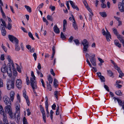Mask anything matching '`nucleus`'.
Listing matches in <instances>:
<instances>
[{"instance_id": "obj_1", "label": "nucleus", "mask_w": 124, "mask_h": 124, "mask_svg": "<svg viewBox=\"0 0 124 124\" xmlns=\"http://www.w3.org/2000/svg\"><path fill=\"white\" fill-rule=\"evenodd\" d=\"M5 110L6 113L8 114L11 118L13 119L16 117V114H13L11 105L6 106L5 107Z\"/></svg>"}, {"instance_id": "obj_2", "label": "nucleus", "mask_w": 124, "mask_h": 124, "mask_svg": "<svg viewBox=\"0 0 124 124\" xmlns=\"http://www.w3.org/2000/svg\"><path fill=\"white\" fill-rule=\"evenodd\" d=\"M8 37L9 40L12 42H13L14 41L15 42V50L16 51H19L20 48L18 44L19 41L18 39L16 38L12 35H8Z\"/></svg>"}, {"instance_id": "obj_3", "label": "nucleus", "mask_w": 124, "mask_h": 124, "mask_svg": "<svg viewBox=\"0 0 124 124\" xmlns=\"http://www.w3.org/2000/svg\"><path fill=\"white\" fill-rule=\"evenodd\" d=\"M82 44L84 46L83 51L84 53H86L88 51V48L89 46V42L86 39H84L81 42Z\"/></svg>"}, {"instance_id": "obj_4", "label": "nucleus", "mask_w": 124, "mask_h": 124, "mask_svg": "<svg viewBox=\"0 0 124 124\" xmlns=\"http://www.w3.org/2000/svg\"><path fill=\"white\" fill-rule=\"evenodd\" d=\"M7 58L9 61L7 65L9 69H14L15 68L14 64L13 61L11 59V57L9 55L7 56Z\"/></svg>"}, {"instance_id": "obj_5", "label": "nucleus", "mask_w": 124, "mask_h": 124, "mask_svg": "<svg viewBox=\"0 0 124 124\" xmlns=\"http://www.w3.org/2000/svg\"><path fill=\"white\" fill-rule=\"evenodd\" d=\"M106 31L107 32H106L104 29H103L102 30V33L104 35H106L107 41L108 42H109L110 41L109 38L111 39V36L110 34V33L107 30Z\"/></svg>"}, {"instance_id": "obj_6", "label": "nucleus", "mask_w": 124, "mask_h": 124, "mask_svg": "<svg viewBox=\"0 0 124 124\" xmlns=\"http://www.w3.org/2000/svg\"><path fill=\"white\" fill-rule=\"evenodd\" d=\"M14 82L13 81H8L7 83V89L10 90L11 89L14 88Z\"/></svg>"}, {"instance_id": "obj_7", "label": "nucleus", "mask_w": 124, "mask_h": 124, "mask_svg": "<svg viewBox=\"0 0 124 124\" xmlns=\"http://www.w3.org/2000/svg\"><path fill=\"white\" fill-rule=\"evenodd\" d=\"M31 86L33 89H36L37 88L36 81L35 79H30Z\"/></svg>"}, {"instance_id": "obj_8", "label": "nucleus", "mask_w": 124, "mask_h": 124, "mask_svg": "<svg viewBox=\"0 0 124 124\" xmlns=\"http://www.w3.org/2000/svg\"><path fill=\"white\" fill-rule=\"evenodd\" d=\"M4 101L7 106L11 105V102L9 98L7 96H5L3 97Z\"/></svg>"}, {"instance_id": "obj_9", "label": "nucleus", "mask_w": 124, "mask_h": 124, "mask_svg": "<svg viewBox=\"0 0 124 124\" xmlns=\"http://www.w3.org/2000/svg\"><path fill=\"white\" fill-rule=\"evenodd\" d=\"M39 108L40 109V110L42 114L43 120L44 121V122L45 123L46 122V114L44 108L41 105H39Z\"/></svg>"}, {"instance_id": "obj_10", "label": "nucleus", "mask_w": 124, "mask_h": 124, "mask_svg": "<svg viewBox=\"0 0 124 124\" xmlns=\"http://www.w3.org/2000/svg\"><path fill=\"white\" fill-rule=\"evenodd\" d=\"M95 55L94 54L92 55L91 56H90V62L92 64L93 66L96 65L95 59Z\"/></svg>"}, {"instance_id": "obj_11", "label": "nucleus", "mask_w": 124, "mask_h": 124, "mask_svg": "<svg viewBox=\"0 0 124 124\" xmlns=\"http://www.w3.org/2000/svg\"><path fill=\"white\" fill-rule=\"evenodd\" d=\"M23 96L26 100L27 103L28 105L29 106L30 105L29 101V100L28 97L26 95V92L25 89H24L23 91Z\"/></svg>"}, {"instance_id": "obj_12", "label": "nucleus", "mask_w": 124, "mask_h": 124, "mask_svg": "<svg viewBox=\"0 0 124 124\" xmlns=\"http://www.w3.org/2000/svg\"><path fill=\"white\" fill-rule=\"evenodd\" d=\"M113 98L114 99L115 101L116 100L117 101L119 105L120 106H122V108L123 109L124 113V102H123V103L121 101V100L119 99L118 98L114 97Z\"/></svg>"}, {"instance_id": "obj_13", "label": "nucleus", "mask_w": 124, "mask_h": 124, "mask_svg": "<svg viewBox=\"0 0 124 124\" xmlns=\"http://www.w3.org/2000/svg\"><path fill=\"white\" fill-rule=\"evenodd\" d=\"M72 17L73 21L72 22L73 23V26L74 29L76 30H78V26L76 23L75 18L72 15H71Z\"/></svg>"}, {"instance_id": "obj_14", "label": "nucleus", "mask_w": 124, "mask_h": 124, "mask_svg": "<svg viewBox=\"0 0 124 124\" xmlns=\"http://www.w3.org/2000/svg\"><path fill=\"white\" fill-rule=\"evenodd\" d=\"M3 124H8V121L6 114L2 115Z\"/></svg>"}, {"instance_id": "obj_15", "label": "nucleus", "mask_w": 124, "mask_h": 124, "mask_svg": "<svg viewBox=\"0 0 124 124\" xmlns=\"http://www.w3.org/2000/svg\"><path fill=\"white\" fill-rule=\"evenodd\" d=\"M22 82L21 80L17 79L16 81V85L19 88H21L22 87Z\"/></svg>"}, {"instance_id": "obj_16", "label": "nucleus", "mask_w": 124, "mask_h": 124, "mask_svg": "<svg viewBox=\"0 0 124 124\" xmlns=\"http://www.w3.org/2000/svg\"><path fill=\"white\" fill-rule=\"evenodd\" d=\"M83 3L86 8L90 13H92V15H93V13L92 12L91 10L90 9V8L89 7V6H88L86 0H83Z\"/></svg>"}, {"instance_id": "obj_17", "label": "nucleus", "mask_w": 124, "mask_h": 124, "mask_svg": "<svg viewBox=\"0 0 124 124\" xmlns=\"http://www.w3.org/2000/svg\"><path fill=\"white\" fill-rule=\"evenodd\" d=\"M117 37V38L121 42L123 43V46H124V40L123 39L124 37L120 34Z\"/></svg>"}, {"instance_id": "obj_18", "label": "nucleus", "mask_w": 124, "mask_h": 124, "mask_svg": "<svg viewBox=\"0 0 124 124\" xmlns=\"http://www.w3.org/2000/svg\"><path fill=\"white\" fill-rule=\"evenodd\" d=\"M70 2L73 8L76 9L77 11L79 10L78 8L76 5H75V3L73 1L70 0Z\"/></svg>"}, {"instance_id": "obj_19", "label": "nucleus", "mask_w": 124, "mask_h": 124, "mask_svg": "<svg viewBox=\"0 0 124 124\" xmlns=\"http://www.w3.org/2000/svg\"><path fill=\"white\" fill-rule=\"evenodd\" d=\"M7 68H6V65L5 64L2 65L1 69V72L5 73L7 72Z\"/></svg>"}, {"instance_id": "obj_20", "label": "nucleus", "mask_w": 124, "mask_h": 124, "mask_svg": "<svg viewBox=\"0 0 124 124\" xmlns=\"http://www.w3.org/2000/svg\"><path fill=\"white\" fill-rule=\"evenodd\" d=\"M124 7L122 5V3L121 2H120L119 3L118 5V8L119 9V10L121 12H123Z\"/></svg>"}, {"instance_id": "obj_21", "label": "nucleus", "mask_w": 124, "mask_h": 124, "mask_svg": "<svg viewBox=\"0 0 124 124\" xmlns=\"http://www.w3.org/2000/svg\"><path fill=\"white\" fill-rule=\"evenodd\" d=\"M15 94V93L13 91H11L10 93V98L11 101H13L14 95Z\"/></svg>"}, {"instance_id": "obj_22", "label": "nucleus", "mask_w": 124, "mask_h": 124, "mask_svg": "<svg viewBox=\"0 0 124 124\" xmlns=\"http://www.w3.org/2000/svg\"><path fill=\"white\" fill-rule=\"evenodd\" d=\"M0 27L2 35L3 36H5L6 35V31L5 28L3 27H1V26H0Z\"/></svg>"}, {"instance_id": "obj_23", "label": "nucleus", "mask_w": 124, "mask_h": 124, "mask_svg": "<svg viewBox=\"0 0 124 124\" xmlns=\"http://www.w3.org/2000/svg\"><path fill=\"white\" fill-rule=\"evenodd\" d=\"M54 31L56 33L58 34L60 32L59 30L56 25L54 27Z\"/></svg>"}, {"instance_id": "obj_24", "label": "nucleus", "mask_w": 124, "mask_h": 124, "mask_svg": "<svg viewBox=\"0 0 124 124\" xmlns=\"http://www.w3.org/2000/svg\"><path fill=\"white\" fill-rule=\"evenodd\" d=\"M0 113L2 115L6 114L4 112V110L2 106L0 105Z\"/></svg>"}, {"instance_id": "obj_25", "label": "nucleus", "mask_w": 124, "mask_h": 124, "mask_svg": "<svg viewBox=\"0 0 124 124\" xmlns=\"http://www.w3.org/2000/svg\"><path fill=\"white\" fill-rule=\"evenodd\" d=\"M113 31L114 34L116 35L117 36H118L119 34L118 32H117V29L115 28H113L112 29Z\"/></svg>"}, {"instance_id": "obj_26", "label": "nucleus", "mask_w": 124, "mask_h": 124, "mask_svg": "<svg viewBox=\"0 0 124 124\" xmlns=\"http://www.w3.org/2000/svg\"><path fill=\"white\" fill-rule=\"evenodd\" d=\"M115 44L117 46L120 48L121 47V44L119 43V41L117 40H116L115 41Z\"/></svg>"}, {"instance_id": "obj_27", "label": "nucleus", "mask_w": 124, "mask_h": 124, "mask_svg": "<svg viewBox=\"0 0 124 124\" xmlns=\"http://www.w3.org/2000/svg\"><path fill=\"white\" fill-rule=\"evenodd\" d=\"M7 72L8 76L10 77L12 75V72L11 69H9L8 70V69Z\"/></svg>"}, {"instance_id": "obj_28", "label": "nucleus", "mask_w": 124, "mask_h": 124, "mask_svg": "<svg viewBox=\"0 0 124 124\" xmlns=\"http://www.w3.org/2000/svg\"><path fill=\"white\" fill-rule=\"evenodd\" d=\"M24 7L29 13H31V8L30 7L26 5H25L24 6Z\"/></svg>"}, {"instance_id": "obj_29", "label": "nucleus", "mask_w": 124, "mask_h": 124, "mask_svg": "<svg viewBox=\"0 0 124 124\" xmlns=\"http://www.w3.org/2000/svg\"><path fill=\"white\" fill-rule=\"evenodd\" d=\"M48 80L49 81V84L50 83L52 84V83L53 79L50 75H49Z\"/></svg>"}, {"instance_id": "obj_30", "label": "nucleus", "mask_w": 124, "mask_h": 124, "mask_svg": "<svg viewBox=\"0 0 124 124\" xmlns=\"http://www.w3.org/2000/svg\"><path fill=\"white\" fill-rule=\"evenodd\" d=\"M100 14L103 17H106L107 16V14L105 12H100Z\"/></svg>"}, {"instance_id": "obj_31", "label": "nucleus", "mask_w": 124, "mask_h": 124, "mask_svg": "<svg viewBox=\"0 0 124 124\" xmlns=\"http://www.w3.org/2000/svg\"><path fill=\"white\" fill-rule=\"evenodd\" d=\"M47 19L48 20H49L51 21H53V18L51 16L48 15L47 16Z\"/></svg>"}, {"instance_id": "obj_32", "label": "nucleus", "mask_w": 124, "mask_h": 124, "mask_svg": "<svg viewBox=\"0 0 124 124\" xmlns=\"http://www.w3.org/2000/svg\"><path fill=\"white\" fill-rule=\"evenodd\" d=\"M115 68L116 69V70H117L119 73H121L122 72L120 68L118 67L117 66H115Z\"/></svg>"}, {"instance_id": "obj_33", "label": "nucleus", "mask_w": 124, "mask_h": 124, "mask_svg": "<svg viewBox=\"0 0 124 124\" xmlns=\"http://www.w3.org/2000/svg\"><path fill=\"white\" fill-rule=\"evenodd\" d=\"M116 94L117 95L121 96L122 95V93L120 90H118L116 91L115 92Z\"/></svg>"}, {"instance_id": "obj_34", "label": "nucleus", "mask_w": 124, "mask_h": 124, "mask_svg": "<svg viewBox=\"0 0 124 124\" xmlns=\"http://www.w3.org/2000/svg\"><path fill=\"white\" fill-rule=\"evenodd\" d=\"M23 124H28L27 120L25 117H24L23 119Z\"/></svg>"}, {"instance_id": "obj_35", "label": "nucleus", "mask_w": 124, "mask_h": 124, "mask_svg": "<svg viewBox=\"0 0 124 124\" xmlns=\"http://www.w3.org/2000/svg\"><path fill=\"white\" fill-rule=\"evenodd\" d=\"M31 76L32 77L30 79H35L36 77L34 76L33 72L32 71L31 72Z\"/></svg>"}, {"instance_id": "obj_36", "label": "nucleus", "mask_w": 124, "mask_h": 124, "mask_svg": "<svg viewBox=\"0 0 124 124\" xmlns=\"http://www.w3.org/2000/svg\"><path fill=\"white\" fill-rule=\"evenodd\" d=\"M73 41L77 45H78L79 44V41L78 39H75L73 40Z\"/></svg>"}, {"instance_id": "obj_37", "label": "nucleus", "mask_w": 124, "mask_h": 124, "mask_svg": "<svg viewBox=\"0 0 124 124\" xmlns=\"http://www.w3.org/2000/svg\"><path fill=\"white\" fill-rule=\"evenodd\" d=\"M61 37L62 39H64L66 38V37L64 36L62 32H61Z\"/></svg>"}, {"instance_id": "obj_38", "label": "nucleus", "mask_w": 124, "mask_h": 124, "mask_svg": "<svg viewBox=\"0 0 124 124\" xmlns=\"http://www.w3.org/2000/svg\"><path fill=\"white\" fill-rule=\"evenodd\" d=\"M29 36L33 40L35 39L33 37L32 34L30 32H29L28 33Z\"/></svg>"}, {"instance_id": "obj_39", "label": "nucleus", "mask_w": 124, "mask_h": 124, "mask_svg": "<svg viewBox=\"0 0 124 124\" xmlns=\"http://www.w3.org/2000/svg\"><path fill=\"white\" fill-rule=\"evenodd\" d=\"M108 74L110 77H111L113 75V73L111 70H107Z\"/></svg>"}, {"instance_id": "obj_40", "label": "nucleus", "mask_w": 124, "mask_h": 124, "mask_svg": "<svg viewBox=\"0 0 124 124\" xmlns=\"http://www.w3.org/2000/svg\"><path fill=\"white\" fill-rule=\"evenodd\" d=\"M44 5V4L43 3H41V4H40L39 6L37 8V9L39 10L40 9V8H42Z\"/></svg>"}, {"instance_id": "obj_41", "label": "nucleus", "mask_w": 124, "mask_h": 124, "mask_svg": "<svg viewBox=\"0 0 124 124\" xmlns=\"http://www.w3.org/2000/svg\"><path fill=\"white\" fill-rule=\"evenodd\" d=\"M37 71L38 75H40L41 77H43V75L41 72H40L38 70H37Z\"/></svg>"}, {"instance_id": "obj_42", "label": "nucleus", "mask_w": 124, "mask_h": 124, "mask_svg": "<svg viewBox=\"0 0 124 124\" xmlns=\"http://www.w3.org/2000/svg\"><path fill=\"white\" fill-rule=\"evenodd\" d=\"M100 78L102 82H104L105 81V79L104 76H101Z\"/></svg>"}, {"instance_id": "obj_43", "label": "nucleus", "mask_w": 124, "mask_h": 124, "mask_svg": "<svg viewBox=\"0 0 124 124\" xmlns=\"http://www.w3.org/2000/svg\"><path fill=\"white\" fill-rule=\"evenodd\" d=\"M12 28V25L11 24L8 23V25L7 28L9 30H10Z\"/></svg>"}, {"instance_id": "obj_44", "label": "nucleus", "mask_w": 124, "mask_h": 124, "mask_svg": "<svg viewBox=\"0 0 124 124\" xmlns=\"http://www.w3.org/2000/svg\"><path fill=\"white\" fill-rule=\"evenodd\" d=\"M0 9L1 11V12L2 13V16L3 17H5L6 16L5 15L4 12L3 11L2 8H1V9Z\"/></svg>"}, {"instance_id": "obj_45", "label": "nucleus", "mask_w": 124, "mask_h": 124, "mask_svg": "<svg viewBox=\"0 0 124 124\" xmlns=\"http://www.w3.org/2000/svg\"><path fill=\"white\" fill-rule=\"evenodd\" d=\"M47 88L50 91L51 90L52 88L51 87V85L50 84H48L47 85Z\"/></svg>"}, {"instance_id": "obj_46", "label": "nucleus", "mask_w": 124, "mask_h": 124, "mask_svg": "<svg viewBox=\"0 0 124 124\" xmlns=\"http://www.w3.org/2000/svg\"><path fill=\"white\" fill-rule=\"evenodd\" d=\"M43 20L44 22L46 23V25H47L48 23V22L47 21L46 19L44 17H43Z\"/></svg>"}, {"instance_id": "obj_47", "label": "nucleus", "mask_w": 124, "mask_h": 124, "mask_svg": "<svg viewBox=\"0 0 124 124\" xmlns=\"http://www.w3.org/2000/svg\"><path fill=\"white\" fill-rule=\"evenodd\" d=\"M1 47L2 48V49L4 50V51L5 52H7V49L6 48V47L3 45V44H2Z\"/></svg>"}, {"instance_id": "obj_48", "label": "nucleus", "mask_w": 124, "mask_h": 124, "mask_svg": "<svg viewBox=\"0 0 124 124\" xmlns=\"http://www.w3.org/2000/svg\"><path fill=\"white\" fill-rule=\"evenodd\" d=\"M73 39V37L72 36H71L69 38L68 40L69 42H71Z\"/></svg>"}, {"instance_id": "obj_49", "label": "nucleus", "mask_w": 124, "mask_h": 124, "mask_svg": "<svg viewBox=\"0 0 124 124\" xmlns=\"http://www.w3.org/2000/svg\"><path fill=\"white\" fill-rule=\"evenodd\" d=\"M15 113L16 114V115L17 114V119H19L20 118V112L18 113L17 112H16V113Z\"/></svg>"}, {"instance_id": "obj_50", "label": "nucleus", "mask_w": 124, "mask_h": 124, "mask_svg": "<svg viewBox=\"0 0 124 124\" xmlns=\"http://www.w3.org/2000/svg\"><path fill=\"white\" fill-rule=\"evenodd\" d=\"M45 105H46V108H48V101H47V100H46V102H45Z\"/></svg>"}, {"instance_id": "obj_51", "label": "nucleus", "mask_w": 124, "mask_h": 124, "mask_svg": "<svg viewBox=\"0 0 124 124\" xmlns=\"http://www.w3.org/2000/svg\"><path fill=\"white\" fill-rule=\"evenodd\" d=\"M49 8L52 10V11H54L55 10V7L54 6H51L49 7Z\"/></svg>"}, {"instance_id": "obj_52", "label": "nucleus", "mask_w": 124, "mask_h": 124, "mask_svg": "<svg viewBox=\"0 0 124 124\" xmlns=\"http://www.w3.org/2000/svg\"><path fill=\"white\" fill-rule=\"evenodd\" d=\"M40 81L42 83V86L44 88H45V84L43 79L42 78H41Z\"/></svg>"}, {"instance_id": "obj_53", "label": "nucleus", "mask_w": 124, "mask_h": 124, "mask_svg": "<svg viewBox=\"0 0 124 124\" xmlns=\"http://www.w3.org/2000/svg\"><path fill=\"white\" fill-rule=\"evenodd\" d=\"M104 87L106 89V90L108 92L109 91V88L107 85H104Z\"/></svg>"}, {"instance_id": "obj_54", "label": "nucleus", "mask_w": 124, "mask_h": 124, "mask_svg": "<svg viewBox=\"0 0 124 124\" xmlns=\"http://www.w3.org/2000/svg\"><path fill=\"white\" fill-rule=\"evenodd\" d=\"M3 86V83L2 80H0V87H1Z\"/></svg>"}, {"instance_id": "obj_55", "label": "nucleus", "mask_w": 124, "mask_h": 124, "mask_svg": "<svg viewBox=\"0 0 124 124\" xmlns=\"http://www.w3.org/2000/svg\"><path fill=\"white\" fill-rule=\"evenodd\" d=\"M50 72L51 73L52 75L54 76L55 75V74L54 73L53 70L52 69H51L50 70Z\"/></svg>"}, {"instance_id": "obj_56", "label": "nucleus", "mask_w": 124, "mask_h": 124, "mask_svg": "<svg viewBox=\"0 0 124 124\" xmlns=\"http://www.w3.org/2000/svg\"><path fill=\"white\" fill-rule=\"evenodd\" d=\"M0 58L2 60H4V54H2L1 55Z\"/></svg>"}, {"instance_id": "obj_57", "label": "nucleus", "mask_w": 124, "mask_h": 124, "mask_svg": "<svg viewBox=\"0 0 124 124\" xmlns=\"http://www.w3.org/2000/svg\"><path fill=\"white\" fill-rule=\"evenodd\" d=\"M101 7L103 8H105L106 7V4H104L103 3H102L101 4Z\"/></svg>"}, {"instance_id": "obj_58", "label": "nucleus", "mask_w": 124, "mask_h": 124, "mask_svg": "<svg viewBox=\"0 0 124 124\" xmlns=\"http://www.w3.org/2000/svg\"><path fill=\"white\" fill-rule=\"evenodd\" d=\"M26 111L27 112V115L29 116L31 114V112H30V110L28 108L27 109Z\"/></svg>"}, {"instance_id": "obj_59", "label": "nucleus", "mask_w": 124, "mask_h": 124, "mask_svg": "<svg viewBox=\"0 0 124 124\" xmlns=\"http://www.w3.org/2000/svg\"><path fill=\"white\" fill-rule=\"evenodd\" d=\"M26 82H27V85H28L29 84V79L27 77L26 78Z\"/></svg>"}, {"instance_id": "obj_60", "label": "nucleus", "mask_w": 124, "mask_h": 124, "mask_svg": "<svg viewBox=\"0 0 124 124\" xmlns=\"http://www.w3.org/2000/svg\"><path fill=\"white\" fill-rule=\"evenodd\" d=\"M58 91H56L54 93V95H55V96L56 98H57L58 96H57V94H58Z\"/></svg>"}, {"instance_id": "obj_61", "label": "nucleus", "mask_w": 124, "mask_h": 124, "mask_svg": "<svg viewBox=\"0 0 124 124\" xmlns=\"http://www.w3.org/2000/svg\"><path fill=\"white\" fill-rule=\"evenodd\" d=\"M16 112H17L19 113L20 112L19 111V107L18 106H16Z\"/></svg>"}, {"instance_id": "obj_62", "label": "nucleus", "mask_w": 124, "mask_h": 124, "mask_svg": "<svg viewBox=\"0 0 124 124\" xmlns=\"http://www.w3.org/2000/svg\"><path fill=\"white\" fill-rule=\"evenodd\" d=\"M13 73L14 76L16 77L17 76V71L16 70H14L13 72Z\"/></svg>"}, {"instance_id": "obj_63", "label": "nucleus", "mask_w": 124, "mask_h": 124, "mask_svg": "<svg viewBox=\"0 0 124 124\" xmlns=\"http://www.w3.org/2000/svg\"><path fill=\"white\" fill-rule=\"evenodd\" d=\"M119 75V77L122 78V77L124 76V74L122 72L121 73H120Z\"/></svg>"}, {"instance_id": "obj_64", "label": "nucleus", "mask_w": 124, "mask_h": 124, "mask_svg": "<svg viewBox=\"0 0 124 124\" xmlns=\"http://www.w3.org/2000/svg\"><path fill=\"white\" fill-rule=\"evenodd\" d=\"M67 25V21L65 19L63 21V26H65Z\"/></svg>"}]
</instances>
